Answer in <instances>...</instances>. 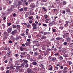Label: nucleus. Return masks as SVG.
Listing matches in <instances>:
<instances>
[{"label":"nucleus","mask_w":73,"mask_h":73,"mask_svg":"<svg viewBox=\"0 0 73 73\" xmlns=\"http://www.w3.org/2000/svg\"><path fill=\"white\" fill-rule=\"evenodd\" d=\"M20 62H21V63H23V64H27V63L28 62V61L27 60L25 59H24L23 60L22 58H21L20 59Z\"/></svg>","instance_id":"f257e3e1"},{"label":"nucleus","mask_w":73,"mask_h":73,"mask_svg":"<svg viewBox=\"0 0 73 73\" xmlns=\"http://www.w3.org/2000/svg\"><path fill=\"white\" fill-rule=\"evenodd\" d=\"M33 43L35 45V46H39L40 44H39V42L37 40H34L33 41Z\"/></svg>","instance_id":"f03ea898"},{"label":"nucleus","mask_w":73,"mask_h":73,"mask_svg":"<svg viewBox=\"0 0 73 73\" xmlns=\"http://www.w3.org/2000/svg\"><path fill=\"white\" fill-rule=\"evenodd\" d=\"M33 48L34 49H33V51H34V52H35V51H36L38 49V47H37V46H35L34 45H33Z\"/></svg>","instance_id":"7ed1b4c3"},{"label":"nucleus","mask_w":73,"mask_h":73,"mask_svg":"<svg viewBox=\"0 0 73 73\" xmlns=\"http://www.w3.org/2000/svg\"><path fill=\"white\" fill-rule=\"evenodd\" d=\"M46 46H47V48H46L47 49L46 50V52H48V51H50V50H51V49L50 48V45H46Z\"/></svg>","instance_id":"20e7f679"},{"label":"nucleus","mask_w":73,"mask_h":73,"mask_svg":"<svg viewBox=\"0 0 73 73\" xmlns=\"http://www.w3.org/2000/svg\"><path fill=\"white\" fill-rule=\"evenodd\" d=\"M63 38H68L69 37V35H68V34H65L63 35Z\"/></svg>","instance_id":"39448f33"},{"label":"nucleus","mask_w":73,"mask_h":73,"mask_svg":"<svg viewBox=\"0 0 73 73\" xmlns=\"http://www.w3.org/2000/svg\"><path fill=\"white\" fill-rule=\"evenodd\" d=\"M67 68L66 67H65L64 69L63 70L62 73H66L67 72Z\"/></svg>","instance_id":"423d86ee"},{"label":"nucleus","mask_w":73,"mask_h":73,"mask_svg":"<svg viewBox=\"0 0 73 73\" xmlns=\"http://www.w3.org/2000/svg\"><path fill=\"white\" fill-rule=\"evenodd\" d=\"M50 61H53V62H55L56 61V58L55 57H52L51 58V60H50Z\"/></svg>","instance_id":"0eeeda50"},{"label":"nucleus","mask_w":73,"mask_h":73,"mask_svg":"<svg viewBox=\"0 0 73 73\" xmlns=\"http://www.w3.org/2000/svg\"><path fill=\"white\" fill-rule=\"evenodd\" d=\"M17 32V30H14L12 32L11 34L13 35H15L16 34Z\"/></svg>","instance_id":"6e6552de"},{"label":"nucleus","mask_w":73,"mask_h":73,"mask_svg":"<svg viewBox=\"0 0 73 73\" xmlns=\"http://www.w3.org/2000/svg\"><path fill=\"white\" fill-rule=\"evenodd\" d=\"M35 6L36 5H35V4L33 3H32L30 5V7H31V8H34V7H35Z\"/></svg>","instance_id":"1a4fd4ad"},{"label":"nucleus","mask_w":73,"mask_h":73,"mask_svg":"<svg viewBox=\"0 0 73 73\" xmlns=\"http://www.w3.org/2000/svg\"><path fill=\"white\" fill-rule=\"evenodd\" d=\"M56 66H59L60 69H63V68H64V66H60V64L59 63L57 64Z\"/></svg>","instance_id":"9d476101"},{"label":"nucleus","mask_w":73,"mask_h":73,"mask_svg":"<svg viewBox=\"0 0 73 73\" xmlns=\"http://www.w3.org/2000/svg\"><path fill=\"white\" fill-rule=\"evenodd\" d=\"M8 32H5L4 33V35L5 36H8L9 35Z\"/></svg>","instance_id":"9b49d317"},{"label":"nucleus","mask_w":73,"mask_h":73,"mask_svg":"<svg viewBox=\"0 0 73 73\" xmlns=\"http://www.w3.org/2000/svg\"><path fill=\"white\" fill-rule=\"evenodd\" d=\"M31 42H27L26 43H25V44L27 46H29V45L31 44Z\"/></svg>","instance_id":"f8f14e48"},{"label":"nucleus","mask_w":73,"mask_h":73,"mask_svg":"<svg viewBox=\"0 0 73 73\" xmlns=\"http://www.w3.org/2000/svg\"><path fill=\"white\" fill-rule=\"evenodd\" d=\"M30 57L31 56L29 54H28L26 56V57L28 59V60H29V59H30Z\"/></svg>","instance_id":"ddd939ff"},{"label":"nucleus","mask_w":73,"mask_h":73,"mask_svg":"<svg viewBox=\"0 0 73 73\" xmlns=\"http://www.w3.org/2000/svg\"><path fill=\"white\" fill-rule=\"evenodd\" d=\"M63 38L62 37H57L56 38V40H62Z\"/></svg>","instance_id":"4468645a"},{"label":"nucleus","mask_w":73,"mask_h":73,"mask_svg":"<svg viewBox=\"0 0 73 73\" xmlns=\"http://www.w3.org/2000/svg\"><path fill=\"white\" fill-rule=\"evenodd\" d=\"M58 60H63V57L62 56L58 57Z\"/></svg>","instance_id":"2eb2a0df"},{"label":"nucleus","mask_w":73,"mask_h":73,"mask_svg":"<svg viewBox=\"0 0 73 73\" xmlns=\"http://www.w3.org/2000/svg\"><path fill=\"white\" fill-rule=\"evenodd\" d=\"M59 66H56L54 68V70H57L58 69V68L59 67H58Z\"/></svg>","instance_id":"dca6fc26"},{"label":"nucleus","mask_w":73,"mask_h":73,"mask_svg":"<svg viewBox=\"0 0 73 73\" xmlns=\"http://www.w3.org/2000/svg\"><path fill=\"white\" fill-rule=\"evenodd\" d=\"M7 31L9 33H10L12 31V28H8Z\"/></svg>","instance_id":"f3484780"},{"label":"nucleus","mask_w":73,"mask_h":73,"mask_svg":"<svg viewBox=\"0 0 73 73\" xmlns=\"http://www.w3.org/2000/svg\"><path fill=\"white\" fill-rule=\"evenodd\" d=\"M38 55V52H34V56H36Z\"/></svg>","instance_id":"a211bd4d"},{"label":"nucleus","mask_w":73,"mask_h":73,"mask_svg":"<svg viewBox=\"0 0 73 73\" xmlns=\"http://www.w3.org/2000/svg\"><path fill=\"white\" fill-rule=\"evenodd\" d=\"M67 63L68 64L70 65L72 64V62L71 61L68 60L67 61Z\"/></svg>","instance_id":"6ab92c4d"},{"label":"nucleus","mask_w":73,"mask_h":73,"mask_svg":"<svg viewBox=\"0 0 73 73\" xmlns=\"http://www.w3.org/2000/svg\"><path fill=\"white\" fill-rule=\"evenodd\" d=\"M39 69L38 68H37V67H36L33 69V70H34V71H38Z\"/></svg>","instance_id":"aec40b11"},{"label":"nucleus","mask_w":73,"mask_h":73,"mask_svg":"<svg viewBox=\"0 0 73 73\" xmlns=\"http://www.w3.org/2000/svg\"><path fill=\"white\" fill-rule=\"evenodd\" d=\"M32 25L34 28H36V27H37V25L35 24L34 23H33Z\"/></svg>","instance_id":"412c9836"},{"label":"nucleus","mask_w":73,"mask_h":73,"mask_svg":"<svg viewBox=\"0 0 73 73\" xmlns=\"http://www.w3.org/2000/svg\"><path fill=\"white\" fill-rule=\"evenodd\" d=\"M54 56H56V57H57V56H58L59 55H60V53L58 52H56V53L54 54Z\"/></svg>","instance_id":"4be33fe9"},{"label":"nucleus","mask_w":73,"mask_h":73,"mask_svg":"<svg viewBox=\"0 0 73 73\" xmlns=\"http://www.w3.org/2000/svg\"><path fill=\"white\" fill-rule=\"evenodd\" d=\"M65 10H66V12H70V10L69 9H66Z\"/></svg>","instance_id":"5701e85b"},{"label":"nucleus","mask_w":73,"mask_h":73,"mask_svg":"<svg viewBox=\"0 0 73 73\" xmlns=\"http://www.w3.org/2000/svg\"><path fill=\"white\" fill-rule=\"evenodd\" d=\"M42 50H45V49H46V46H44L42 47Z\"/></svg>","instance_id":"b1692460"},{"label":"nucleus","mask_w":73,"mask_h":73,"mask_svg":"<svg viewBox=\"0 0 73 73\" xmlns=\"http://www.w3.org/2000/svg\"><path fill=\"white\" fill-rule=\"evenodd\" d=\"M42 56H41V55H39L38 56V60H40V59H42Z\"/></svg>","instance_id":"393cba45"},{"label":"nucleus","mask_w":73,"mask_h":73,"mask_svg":"<svg viewBox=\"0 0 73 73\" xmlns=\"http://www.w3.org/2000/svg\"><path fill=\"white\" fill-rule=\"evenodd\" d=\"M46 38V36L44 35L42 36V37L40 38V40H42V39H44V40Z\"/></svg>","instance_id":"a878e982"},{"label":"nucleus","mask_w":73,"mask_h":73,"mask_svg":"<svg viewBox=\"0 0 73 73\" xmlns=\"http://www.w3.org/2000/svg\"><path fill=\"white\" fill-rule=\"evenodd\" d=\"M32 64L33 65H37V62H33Z\"/></svg>","instance_id":"bb28decb"},{"label":"nucleus","mask_w":73,"mask_h":73,"mask_svg":"<svg viewBox=\"0 0 73 73\" xmlns=\"http://www.w3.org/2000/svg\"><path fill=\"white\" fill-rule=\"evenodd\" d=\"M32 69H31L29 68L28 69V73H31L32 72Z\"/></svg>","instance_id":"cd10ccee"},{"label":"nucleus","mask_w":73,"mask_h":73,"mask_svg":"<svg viewBox=\"0 0 73 73\" xmlns=\"http://www.w3.org/2000/svg\"><path fill=\"white\" fill-rule=\"evenodd\" d=\"M55 47V46L53 45L52 46V48L51 49V50H53V49H54V50H55L56 49V47L55 48H54Z\"/></svg>","instance_id":"c85d7f7f"},{"label":"nucleus","mask_w":73,"mask_h":73,"mask_svg":"<svg viewBox=\"0 0 73 73\" xmlns=\"http://www.w3.org/2000/svg\"><path fill=\"white\" fill-rule=\"evenodd\" d=\"M62 4L63 5H65L66 4V1H63L62 2Z\"/></svg>","instance_id":"c756f323"},{"label":"nucleus","mask_w":73,"mask_h":73,"mask_svg":"<svg viewBox=\"0 0 73 73\" xmlns=\"http://www.w3.org/2000/svg\"><path fill=\"white\" fill-rule=\"evenodd\" d=\"M60 47H58L59 48L58 49L59 50H60V49H62V45H60Z\"/></svg>","instance_id":"7c9ffc66"},{"label":"nucleus","mask_w":73,"mask_h":73,"mask_svg":"<svg viewBox=\"0 0 73 73\" xmlns=\"http://www.w3.org/2000/svg\"><path fill=\"white\" fill-rule=\"evenodd\" d=\"M25 17H27L29 15V13L28 12H27L25 14Z\"/></svg>","instance_id":"2f4dec72"},{"label":"nucleus","mask_w":73,"mask_h":73,"mask_svg":"<svg viewBox=\"0 0 73 73\" xmlns=\"http://www.w3.org/2000/svg\"><path fill=\"white\" fill-rule=\"evenodd\" d=\"M20 53L21 54V55H22V56H24L25 55V52H21Z\"/></svg>","instance_id":"473e14b6"},{"label":"nucleus","mask_w":73,"mask_h":73,"mask_svg":"<svg viewBox=\"0 0 73 73\" xmlns=\"http://www.w3.org/2000/svg\"><path fill=\"white\" fill-rule=\"evenodd\" d=\"M66 40L67 41H68V42L70 43V40L71 39L69 38L68 37V38H66Z\"/></svg>","instance_id":"72a5a7b5"},{"label":"nucleus","mask_w":73,"mask_h":73,"mask_svg":"<svg viewBox=\"0 0 73 73\" xmlns=\"http://www.w3.org/2000/svg\"><path fill=\"white\" fill-rule=\"evenodd\" d=\"M69 46L71 48H73V43L70 44L69 45Z\"/></svg>","instance_id":"f704fd0d"},{"label":"nucleus","mask_w":73,"mask_h":73,"mask_svg":"<svg viewBox=\"0 0 73 73\" xmlns=\"http://www.w3.org/2000/svg\"><path fill=\"white\" fill-rule=\"evenodd\" d=\"M12 69H13V70H15V68L14 67H11L10 68V70H13Z\"/></svg>","instance_id":"c9c22d12"},{"label":"nucleus","mask_w":73,"mask_h":73,"mask_svg":"<svg viewBox=\"0 0 73 73\" xmlns=\"http://www.w3.org/2000/svg\"><path fill=\"white\" fill-rule=\"evenodd\" d=\"M68 42H65L63 43V45H65V46H66V45H67V43Z\"/></svg>","instance_id":"e433bc0d"},{"label":"nucleus","mask_w":73,"mask_h":73,"mask_svg":"<svg viewBox=\"0 0 73 73\" xmlns=\"http://www.w3.org/2000/svg\"><path fill=\"white\" fill-rule=\"evenodd\" d=\"M63 56H64V57H68V54H65L64 55H63Z\"/></svg>","instance_id":"4c0bfd02"},{"label":"nucleus","mask_w":73,"mask_h":73,"mask_svg":"<svg viewBox=\"0 0 73 73\" xmlns=\"http://www.w3.org/2000/svg\"><path fill=\"white\" fill-rule=\"evenodd\" d=\"M29 60V61H31V62L32 61H35V60H34V59L33 58H30Z\"/></svg>","instance_id":"58836bf2"},{"label":"nucleus","mask_w":73,"mask_h":73,"mask_svg":"<svg viewBox=\"0 0 73 73\" xmlns=\"http://www.w3.org/2000/svg\"><path fill=\"white\" fill-rule=\"evenodd\" d=\"M14 56H15V57H19V55L18 54H15V55H14Z\"/></svg>","instance_id":"ea45409f"},{"label":"nucleus","mask_w":73,"mask_h":73,"mask_svg":"<svg viewBox=\"0 0 73 73\" xmlns=\"http://www.w3.org/2000/svg\"><path fill=\"white\" fill-rule=\"evenodd\" d=\"M4 70V68L3 66L1 67V70L3 71Z\"/></svg>","instance_id":"a19ab883"},{"label":"nucleus","mask_w":73,"mask_h":73,"mask_svg":"<svg viewBox=\"0 0 73 73\" xmlns=\"http://www.w3.org/2000/svg\"><path fill=\"white\" fill-rule=\"evenodd\" d=\"M16 40L17 41V40H19V37L18 36H17L16 37Z\"/></svg>","instance_id":"79ce46f5"},{"label":"nucleus","mask_w":73,"mask_h":73,"mask_svg":"<svg viewBox=\"0 0 73 73\" xmlns=\"http://www.w3.org/2000/svg\"><path fill=\"white\" fill-rule=\"evenodd\" d=\"M33 52L30 51L29 52V54H31V55H33Z\"/></svg>","instance_id":"37998d69"},{"label":"nucleus","mask_w":73,"mask_h":73,"mask_svg":"<svg viewBox=\"0 0 73 73\" xmlns=\"http://www.w3.org/2000/svg\"><path fill=\"white\" fill-rule=\"evenodd\" d=\"M20 49L21 51H24V48L23 47H20Z\"/></svg>","instance_id":"c03bdc74"},{"label":"nucleus","mask_w":73,"mask_h":73,"mask_svg":"<svg viewBox=\"0 0 73 73\" xmlns=\"http://www.w3.org/2000/svg\"><path fill=\"white\" fill-rule=\"evenodd\" d=\"M47 35V32H44L43 33L44 36H45V35Z\"/></svg>","instance_id":"a18cd8bd"},{"label":"nucleus","mask_w":73,"mask_h":73,"mask_svg":"<svg viewBox=\"0 0 73 73\" xmlns=\"http://www.w3.org/2000/svg\"><path fill=\"white\" fill-rule=\"evenodd\" d=\"M27 9H28V8L27 7H25V8H24V10L25 11H27Z\"/></svg>","instance_id":"49530a36"},{"label":"nucleus","mask_w":73,"mask_h":73,"mask_svg":"<svg viewBox=\"0 0 73 73\" xmlns=\"http://www.w3.org/2000/svg\"><path fill=\"white\" fill-rule=\"evenodd\" d=\"M33 18V16H31L29 17V19H31V20H32V19Z\"/></svg>","instance_id":"de8ad7c7"},{"label":"nucleus","mask_w":73,"mask_h":73,"mask_svg":"<svg viewBox=\"0 0 73 73\" xmlns=\"http://www.w3.org/2000/svg\"><path fill=\"white\" fill-rule=\"evenodd\" d=\"M50 8H54V6L53 5V4H52V6L50 5Z\"/></svg>","instance_id":"09e8293b"},{"label":"nucleus","mask_w":73,"mask_h":73,"mask_svg":"<svg viewBox=\"0 0 73 73\" xmlns=\"http://www.w3.org/2000/svg\"><path fill=\"white\" fill-rule=\"evenodd\" d=\"M7 49H8V47H7V46H6L4 48V50H7Z\"/></svg>","instance_id":"8fccbe9b"},{"label":"nucleus","mask_w":73,"mask_h":73,"mask_svg":"<svg viewBox=\"0 0 73 73\" xmlns=\"http://www.w3.org/2000/svg\"><path fill=\"white\" fill-rule=\"evenodd\" d=\"M42 9H43L44 10V12H46V9H45V8L44 7H42Z\"/></svg>","instance_id":"3c124183"},{"label":"nucleus","mask_w":73,"mask_h":73,"mask_svg":"<svg viewBox=\"0 0 73 73\" xmlns=\"http://www.w3.org/2000/svg\"><path fill=\"white\" fill-rule=\"evenodd\" d=\"M9 61H11V62H10V61L9 62V63H11V62H12V58H10L9 59Z\"/></svg>","instance_id":"603ef678"},{"label":"nucleus","mask_w":73,"mask_h":73,"mask_svg":"<svg viewBox=\"0 0 73 73\" xmlns=\"http://www.w3.org/2000/svg\"><path fill=\"white\" fill-rule=\"evenodd\" d=\"M10 72H11V71L10 70H7L6 73H10Z\"/></svg>","instance_id":"864d4df0"},{"label":"nucleus","mask_w":73,"mask_h":73,"mask_svg":"<svg viewBox=\"0 0 73 73\" xmlns=\"http://www.w3.org/2000/svg\"><path fill=\"white\" fill-rule=\"evenodd\" d=\"M22 24H24L25 25V26H27V23H22Z\"/></svg>","instance_id":"5fc2aeb1"},{"label":"nucleus","mask_w":73,"mask_h":73,"mask_svg":"<svg viewBox=\"0 0 73 73\" xmlns=\"http://www.w3.org/2000/svg\"><path fill=\"white\" fill-rule=\"evenodd\" d=\"M39 66L41 67V68H42V67H43V66H44V65H43V64H42L39 65Z\"/></svg>","instance_id":"6e6d98bb"},{"label":"nucleus","mask_w":73,"mask_h":73,"mask_svg":"<svg viewBox=\"0 0 73 73\" xmlns=\"http://www.w3.org/2000/svg\"><path fill=\"white\" fill-rule=\"evenodd\" d=\"M27 25V27L28 28H29L31 27V25H30L29 23H28V25Z\"/></svg>","instance_id":"4d7b16f0"},{"label":"nucleus","mask_w":73,"mask_h":73,"mask_svg":"<svg viewBox=\"0 0 73 73\" xmlns=\"http://www.w3.org/2000/svg\"><path fill=\"white\" fill-rule=\"evenodd\" d=\"M44 16L45 17V19H47V17H48V15H44Z\"/></svg>","instance_id":"13d9d810"},{"label":"nucleus","mask_w":73,"mask_h":73,"mask_svg":"<svg viewBox=\"0 0 73 73\" xmlns=\"http://www.w3.org/2000/svg\"><path fill=\"white\" fill-rule=\"evenodd\" d=\"M9 42L10 44H12V43L13 42L12 41V40H9Z\"/></svg>","instance_id":"bf43d9fd"},{"label":"nucleus","mask_w":73,"mask_h":73,"mask_svg":"<svg viewBox=\"0 0 73 73\" xmlns=\"http://www.w3.org/2000/svg\"><path fill=\"white\" fill-rule=\"evenodd\" d=\"M8 26H10L12 24L11 23H7Z\"/></svg>","instance_id":"052dcab7"},{"label":"nucleus","mask_w":73,"mask_h":73,"mask_svg":"<svg viewBox=\"0 0 73 73\" xmlns=\"http://www.w3.org/2000/svg\"><path fill=\"white\" fill-rule=\"evenodd\" d=\"M52 56H49L48 58V60H51V59H52Z\"/></svg>","instance_id":"680f3d73"},{"label":"nucleus","mask_w":73,"mask_h":73,"mask_svg":"<svg viewBox=\"0 0 73 73\" xmlns=\"http://www.w3.org/2000/svg\"><path fill=\"white\" fill-rule=\"evenodd\" d=\"M53 68V66H51V67L49 69V70H52V68Z\"/></svg>","instance_id":"e2e57ef3"},{"label":"nucleus","mask_w":73,"mask_h":73,"mask_svg":"<svg viewBox=\"0 0 73 73\" xmlns=\"http://www.w3.org/2000/svg\"><path fill=\"white\" fill-rule=\"evenodd\" d=\"M21 58H23L24 57V56L23 55H20Z\"/></svg>","instance_id":"0e129e2a"},{"label":"nucleus","mask_w":73,"mask_h":73,"mask_svg":"<svg viewBox=\"0 0 73 73\" xmlns=\"http://www.w3.org/2000/svg\"><path fill=\"white\" fill-rule=\"evenodd\" d=\"M28 66H29L28 64L27 63L26 64V65L25 66V67L26 68H28Z\"/></svg>","instance_id":"69168bd1"},{"label":"nucleus","mask_w":73,"mask_h":73,"mask_svg":"<svg viewBox=\"0 0 73 73\" xmlns=\"http://www.w3.org/2000/svg\"><path fill=\"white\" fill-rule=\"evenodd\" d=\"M13 17H16V14L15 13H14L13 15Z\"/></svg>","instance_id":"338daca9"},{"label":"nucleus","mask_w":73,"mask_h":73,"mask_svg":"<svg viewBox=\"0 0 73 73\" xmlns=\"http://www.w3.org/2000/svg\"><path fill=\"white\" fill-rule=\"evenodd\" d=\"M53 25V24H52V23H50L49 24V26H50V27H51V26H52Z\"/></svg>","instance_id":"774afa93"}]
</instances>
